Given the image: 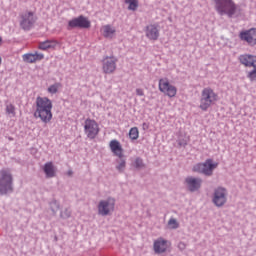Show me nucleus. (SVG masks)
I'll list each match as a JSON object with an SVG mask.
<instances>
[{"label":"nucleus","mask_w":256,"mask_h":256,"mask_svg":"<svg viewBox=\"0 0 256 256\" xmlns=\"http://www.w3.org/2000/svg\"><path fill=\"white\" fill-rule=\"evenodd\" d=\"M53 102L47 97L38 96L36 98L35 119H40L42 123H51L53 119Z\"/></svg>","instance_id":"f257e3e1"},{"label":"nucleus","mask_w":256,"mask_h":256,"mask_svg":"<svg viewBox=\"0 0 256 256\" xmlns=\"http://www.w3.org/2000/svg\"><path fill=\"white\" fill-rule=\"evenodd\" d=\"M217 101H219V94L213 88L206 87L201 91L199 109L201 111H208L210 107L216 105Z\"/></svg>","instance_id":"f03ea898"},{"label":"nucleus","mask_w":256,"mask_h":256,"mask_svg":"<svg viewBox=\"0 0 256 256\" xmlns=\"http://www.w3.org/2000/svg\"><path fill=\"white\" fill-rule=\"evenodd\" d=\"M215 3V10L219 15H227L233 17L237 15L238 7L233 0H213Z\"/></svg>","instance_id":"7ed1b4c3"},{"label":"nucleus","mask_w":256,"mask_h":256,"mask_svg":"<svg viewBox=\"0 0 256 256\" xmlns=\"http://www.w3.org/2000/svg\"><path fill=\"white\" fill-rule=\"evenodd\" d=\"M13 193V174L9 169L0 170V195Z\"/></svg>","instance_id":"20e7f679"},{"label":"nucleus","mask_w":256,"mask_h":256,"mask_svg":"<svg viewBox=\"0 0 256 256\" xmlns=\"http://www.w3.org/2000/svg\"><path fill=\"white\" fill-rule=\"evenodd\" d=\"M219 167V163L213 162V159H207L204 163H198L193 166L192 171L194 173H202L207 177H211L213 175V171Z\"/></svg>","instance_id":"39448f33"},{"label":"nucleus","mask_w":256,"mask_h":256,"mask_svg":"<svg viewBox=\"0 0 256 256\" xmlns=\"http://www.w3.org/2000/svg\"><path fill=\"white\" fill-rule=\"evenodd\" d=\"M158 89L160 93H163V95H166V97H169L170 99H173V97H176L177 95V87L171 84L168 78H161L159 80Z\"/></svg>","instance_id":"423d86ee"},{"label":"nucleus","mask_w":256,"mask_h":256,"mask_svg":"<svg viewBox=\"0 0 256 256\" xmlns=\"http://www.w3.org/2000/svg\"><path fill=\"white\" fill-rule=\"evenodd\" d=\"M99 123L94 119L87 118L84 122V133L88 139H95L99 135Z\"/></svg>","instance_id":"0eeeda50"},{"label":"nucleus","mask_w":256,"mask_h":256,"mask_svg":"<svg viewBox=\"0 0 256 256\" xmlns=\"http://www.w3.org/2000/svg\"><path fill=\"white\" fill-rule=\"evenodd\" d=\"M115 211V200L114 198H108L106 200H102L98 204V213L103 217L107 215H111Z\"/></svg>","instance_id":"6e6552de"},{"label":"nucleus","mask_w":256,"mask_h":256,"mask_svg":"<svg viewBox=\"0 0 256 256\" xmlns=\"http://www.w3.org/2000/svg\"><path fill=\"white\" fill-rule=\"evenodd\" d=\"M102 71L106 75H111L117 71V58L115 56H106L102 60Z\"/></svg>","instance_id":"1a4fd4ad"},{"label":"nucleus","mask_w":256,"mask_h":256,"mask_svg":"<svg viewBox=\"0 0 256 256\" xmlns=\"http://www.w3.org/2000/svg\"><path fill=\"white\" fill-rule=\"evenodd\" d=\"M91 27V22L89 19L85 18L84 16H79L77 18H74L68 22V31H71V29H89Z\"/></svg>","instance_id":"9d476101"},{"label":"nucleus","mask_w":256,"mask_h":256,"mask_svg":"<svg viewBox=\"0 0 256 256\" xmlns=\"http://www.w3.org/2000/svg\"><path fill=\"white\" fill-rule=\"evenodd\" d=\"M36 20L37 18H35V14H33V12H25L21 15L20 26L24 31H29V29H31L35 24Z\"/></svg>","instance_id":"9b49d317"},{"label":"nucleus","mask_w":256,"mask_h":256,"mask_svg":"<svg viewBox=\"0 0 256 256\" xmlns=\"http://www.w3.org/2000/svg\"><path fill=\"white\" fill-rule=\"evenodd\" d=\"M213 203L216 207H223L227 203V190L224 188H217L214 192Z\"/></svg>","instance_id":"f8f14e48"},{"label":"nucleus","mask_w":256,"mask_h":256,"mask_svg":"<svg viewBox=\"0 0 256 256\" xmlns=\"http://www.w3.org/2000/svg\"><path fill=\"white\" fill-rule=\"evenodd\" d=\"M145 35L149 41H157L160 37L159 25L149 24L145 27Z\"/></svg>","instance_id":"ddd939ff"},{"label":"nucleus","mask_w":256,"mask_h":256,"mask_svg":"<svg viewBox=\"0 0 256 256\" xmlns=\"http://www.w3.org/2000/svg\"><path fill=\"white\" fill-rule=\"evenodd\" d=\"M154 252L157 253L158 255H161V253H167V249L171 247V242L163 239V238H158L157 240L154 241Z\"/></svg>","instance_id":"4468645a"},{"label":"nucleus","mask_w":256,"mask_h":256,"mask_svg":"<svg viewBox=\"0 0 256 256\" xmlns=\"http://www.w3.org/2000/svg\"><path fill=\"white\" fill-rule=\"evenodd\" d=\"M240 39L246 41L248 45H256V28L240 32Z\"/></svg>","instance_id":"2eb2a0df"},{"label":"nucleus","mask_w":256,"mask_h":256,"mask_svg":"<svg viewBox=\"0 0 256 256\" xmlns=\"http://www.w3.org/2000/svg\"><path fill=\"white\" fill-rule=\"evenodd\" d=\"M24 63H37V61H43L45 59V54L35 52V53H26L22 56Z\"/></svg>","instance_id":"dca6fc26"},{"label":"nucleus","mask_w":256,"mask_h":256,"mask_svg":"<svg viewBox=\"0 0 256 256\" xmlns=\"http://www.w3.org/2000/svg\"><path fill=\"white\" fill-rule=\"evenodd\" d=\"M109 147L115 157H118V159H123V146L121 145V142H119V140H111L109 143Z\"/></svg>","instance_id":"f3484780"},{"label":"nucleus","mask_w":256,"mask_h":256,"mask_svg":"<svg viewBox=\"0 0 256 256\" xmlns=\"http://www.w3.org/2000/svg\"><path fill=\"white\" fill-rule=\"evenodd\" d=\"M239 61L245 67H254L256 65V56L244 54L239 57Z\"/></svg>","instance_id":"a211bd4d"},{"label":"nucleus","mask_w":256,"mask_h":256,"mask_svg":"<svg viewBox=\"0 0 256 256\" xmlns=\"http://www.w3.org/2000/svg\"><path fill=\"white\" fill-rule=\"evenodd\" d=\"M202 180L199 178L188 177L186 178V184L189 191H197L200 189Z\"/></svg>","instance_id":"6ab92c4d"},{"label":"nucleus","mask_w":256,"mask_h":256,"mask_svg":"<svg viewBox=\"0 0 256 256\" xmlns=\"http://www.w3.org/2000/svg\"><path fill=\"white\" fill-rule=\"evenodd\" d=\"M59 45L57 40H46L44 42H39L38 49L41 51H47V49H55Z\"/></svg>","instance_id":"aec40b11"},{"label":"nucleus","mask_w":256,"mask_h":256,"mask_svg":"<svg viewBox=\"0 0 256 256\" xmlns=\"http://www.w3.org/2000/svg\"><path fill=\"white\" fill-rule=\"evenodd\" d=\"M43 171L48 179L55 177V173L57 172L55 166L53 165V162H47L44 165Z\"/></svg>","instance_id":"412c9836"},{"label":"nucleus","mask_w":256,"mask_h":256,"mask_svg":"<svg viewBox=\"0 0 256 256\" xmlns=\"http://www.w3.org/2000/svg\"><path fill=\"white\" fill-rule=\"evenodd\" d=\"M103 36L107 38L113 37L115 35V28H113L111 25H105L102 27Z\"/></svg>","instance_id":"4be33fe9"},{"label":"nucleus","mask_w":256,"mask_h":256,"mask_svg":"<svg viewBox=\"0 0 256 256\" xmlns=\"http://www.w3.org/2000/svg\"><path fill=\"white\" fill-rule=\"evenodd\" d=\"M125 3L128 5L129 11H137V7H139V0H125Z\"/></svg>","instance_id":"5701e85b"},{"label":"nucleus","mask_w":256,"mask_h":256,"mask_svg":"<svg viewBox=\"0 0 256 256\" xmlns=\"http://www.w3.org/2000/svg\"><path fill=\"white\" fill-rule=\"evenodd\" d=\"M6 113L10 115V117H15V115H17L15 105L12 103L6 104Z\"/></svg>","instance_id":"b1692460"},{"label":"nucleus","mask_w":256,"mask_h":256,"mask_svg":"<svg viewBox=\"0 0 256 256\" xmlns=\"http://www.w3.org/2000/svg\"><path fill=\"white\" fill-rule=\"evenodd\" d=\"M129 137L132 141H137L139 139V129L137 127H133L129 131Z\"/></svg>","instance_id":"393cba45"},{"label":"nucleus","mask_w":256,"mask_h":256,"mask_svg":"<svg viewBox=\"0 0 256 256\" xmlns=\"http://www.w3.org/2000/svg\"><path fill=\"white\" fill-rule=\"evenodd\" d=\"M119 159L120 160L118 161V165L116 166V169L120 171V173H123V171H125L126 162H125V159H123V157Z\"/></svg>","instance_id":"a878e982"},{"label":"nucleus","mask_w":256,"mask_h":256,"mask_svg":"<svg viewBox=\"0 0 256 256\" xmlns=\"http://www.w3.org/2000/svg\"><path fill=\"white\" fill-rule=\"evenodd\" d=\"M60 87H61V83H55L48 88V93H51L52 95H54L55 93H57V91H59Z\"/></svg>","instance_id":"bb28decb"},{"label":"nucleus","mask_w":256,"mask_h":256,"mask_svg":"<svg viewBox=\"0 0 256 256\" xmlns=\"http://www.w3.org/2000/svg\"><path fill=\"white\" fill-rule=\"evenodd\" d=\"M168 226L170 227V229H178L179 228V222H177V220L175 218H171L168 221Z\"/></svg>","instance_id":"cd10ccee"},{"label":"nucleus","mask_w":256,"mask_h":256,"mask_svg":"<svg viewBox=\"0 0 256 256\" xmlns=\"http://www.w3.org/2000/svg\"><path fill=\"white\" fill-rule=\"evenodd\" d=\"M252 67L253 70L248 73V79H250V81H256V64H254Z\"/></svg>","instance_id":"c85d7f7f"},{"label":"nucleus","mask_w":256,"mask_h":256,"mask_svg":"<svg viewBox=\"0 0 256 256\" xmlns=\"http://www.w3.org/2000/svg\"><path fill=\"white\" fill-rule=\"evenodd\" d=\"M143 165V160H141V158H137L135 160V167H141Z\"/></svg>","instance_id":"c756f323"},{"label":"nucleus","mask_w":256,"mask_h":256,"mask_svg":"<svg viewBox=\"0 0 256 256\" xmlns=\"http://www.w3.org/2000/svg\"><path fill=\"white\" fill-rule=\"evenodd\" d=\"M136 95H138V97H143V95H145V92L143 91V89L138 88L136 89Z\"/></svg>","instance_id":"7c9ffc66"},{"label":"nucleus","mask_w":256,"mask_h":256,"mask_svg":"<svg viewBox=\"0 0 256 256\" xmlns=\"http://www.w3.org/2000/svg\"><path fill=\"white\" fill-rule=\"evenodd\" d=\"M185 247H186V245H185V243H183V242H180V243L178 244V248H179L181 251H183V249H185Z\"/></svg>","instance_id":"2f4dec72"},{"label":"nucleus","mask_w":256,"mask_h":256,"mask_svg":"<svg viewBox=\"0 0 256 256\" xmlns=\"http://www.w3.org/2000/svg\"><path fill=\"white\" fill-rule=\"evenodd\" d=\"M67 175H68L69 177H71V175H73V171H71V170L68 171V172H67Z\"/></svg>","instance_id":"473e14b6"},{"label":"nucleus","mask_w":256,"mask_h":256,"mask_svg":"<svg viewBox=\"0 0 256 256\" xmlns=\"http://www.w3.org/2000/svg\"><path fill=\"white\" fill-rule=\"evenodd\" d=\"M180 145H187V142L185 141L183 143H180Z\"/></svg>","instance_id":"72a5a7b5"},{"label":"nucleus","mask_w":256,"mask_h":256,"mask_svg":"<svg viewBox=\"0 0 256 256\" xmlns=\"http://www.w3.org/2000/svg\"><path fill=\"white\" fill-rule=\"evenodd\" d=\"M2 39L0 38V43H1Z\"/></svg>","instance_id":"f704fd0d"}]
</instances>
